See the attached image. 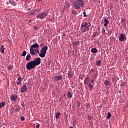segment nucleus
Wrapping results in <instances>:
<instances>
[{
    "mask_svg": "<svg viewBox=\"0 0 128 128\" xmlns=\"http://www.w3.org/2000/svg\"><path fill=\"white\" fill-rule=\"evenodd\" d=\"M84 2L83 0H78L75 1L74 4V8L76 10L82 8V6H84Z\"/></svg>",
    "mask_w": 128,
    "mask_h": 128,
    "instance_id": "f257e3e1",
    "label": "nucleus"
},
{
    "mask_svg": "<svg viewBox=\"0 0 128 128\" xmlns=\"http://www.w3.org/2000/svg\"><path fill=\"white\" fill-rule=\"evenodd\" d=\"M90 23L84 22L81 24L80 30L82 32H88L90 30Z\"/></svg>",
    "mask_w": 128,
    "mask_h": 128,
    "instance_id": "f03ea898",
    "label": "nucleus"
},
{
    "mask_svg": "<svg viewBox=\"0 0 128 128\" xmlns=\"http://www.w3.org/2000/svg\"><path fill=\"white\" fill-rule=\"evenodd\" d=\"M40 48V45L37 43L32 44L30 48V54H32V56H36V53L34 52V48Z\"/></svg>",
    "mask_w": 128,
    "mask_h": 128,
    "instance_id": "7ed1b4c3",
    "label": "nucleus"
},
{
    "mask_svg": "<svg viewBox=\"0 0 128 128\" xmlns=\"http://www.w3.org/2000/svg\"><path fill=\"white\" fill-rule=\"evenodd\" d=\"M48 48V46H44L42 48L39 54V56H40V58H44L46 56V54Z\"/></svg>",
    "mask_w": 128,
    "mask_h": 128,
    "instance_id": "20e7f679",
    "label": "nucleus"
},
{
    "mask_svg": "<svg viewBox=\"0 0 128 128\" xmlns=\"http://www.w3.org/2000/svg\"><path fill=\"white\" fill-rule=\"evenodd\" d=\"M48 14L46 12L42 13H39L37 14L36 18L39 19L46 18L48 16Z\"/></svg>",
    "mask_w": 128,
    "mask_h": 128,
    "instance_id": "39448f33",
    "label": "nucleus"
},
{
    "mask_svg": "<svg viewBox=\"0 0 128 128\" xmlns=\"http://www.w3.org/2000/svg\"><path fill=\"white\" fill-rule=\"evenodd\" d=\"M34 68H36V66L32 61L28 62L26 65V68L28 70H32Z\"/></svg>",
    "mask_w": 128,
    "mask_h": 128,
    "instance_id": "423d86ee",
    "label": "nucleus"
},
{
    "mask_svg": "<svg viewBox=\"0 0 128 128\" xmlns=\"http://www.w3.org/2000/svg\"><path fill=\"white\" fill-rule=\"evenodd\" d=\"M32 62H33L35 66H38V64H40V58H36V60H32Z\"/></svg>",
    "mask_w": 128,
    "mask_h": 128,
    "instance_id": "0eeeda50",
    "label": "nucleus"
},
{
    "mask_svg": "<svg viewBox=\"0 0 128 128\" xmlns=\"http://www.w3.org/2000/svg\"><path fill=\"white\" fill-rule=\"evenodd\" d=\"M62 80V76H58L54 77V82H60Z\"/></svg>",
    "mask_w": 128,
    "mask_h": 128,
    "instance_id": "6e6552de",
    "label": "nucleus"
},
{
    "mask_svg": "<svg viewBox=\"0 0 128 128\" xmlns=\"http://www.w3.org/2000/svg\"><path fill=\"white\" fill-rule=\"evenodd\" d=\"M124 40H126V36H124V34H121L118 36V40H120V42H124Z\"/></svg>",
    "mask_w": 128,
    "mask_h": 128,
    "instance_id": "1a4fd4ad",
    "label": "nucleus"
},
{
    "mask_svg": "<svg viewBox=\"0 0 128 128\" xmlns=\"http://www.w3.org/2000/svg\"><path fill=\"white\" fill-rule=\"evenodd\" d=\"M16 98H18V95H16V94L11 95L10 100L12 102H16Z\"/></svg>",
    "mask_w": 128,
    "mask_h": 128,
    "instance_id": "9d476101",
    "label": "nucleus"
},
{
    "mask_svg": "<svg viewBox=\"0 0 128 128\" xmlns=\"http://www.w3.org/2000/svg\"><path fill=\"white\" fill-rule=\"evenodd\" d=\"M90 77L87 76L86 77V78L84 80V84H90Z\"/></svg>",
    "mask_w": 128,
    "mask_h": 128,
    "instance_id": "9b49d317",
    "label": "nucleus"
},
{
    "mask_svg": "<svg viewBox=\"0 0 128 128\" xmlns=\"http://www.w3.org/2000/svg\"><path fill=\"white\" fill-rule=\"evenodd\" d=\"M27 90H28V87L26 86V84H24L22 86V88H21L22 92H26Z\"/></svg>",
    "mask_w": 128,
    "mask_h": 128,
    "instance_id": "f8f14e48",
    "label": "nucleus"
},
{
    "mask_svg": "<svg viewBox=\"0 0 128 128\" xmlns=\"http://www.w3.org/2000/svg\"><path fill=\"white\" fill-rule=\"evenodd\" d=\"M68 74L69 78H72V76H74V72L72 71H68Z\"/></svg>",
    "mask_w": 128,
    "mask_h": 128,
    "instance_id": "ddd939ff",
    "label": "nucleus"
},
{
    "mask_svg": "<svg viewBox=\"0 0 128 128\" xmlns=\"http://www.w3.org/2000/svg\"><path fill=\"white\" fill-rule=\"evenodd\" d=\"M104 22H105V24H104V26H107L108 24H110V21L108 20H106V18H104Z\"/></svg>",
    "mask_w": 128,
    "mask_h": 128,
    "instance_id": "4468645a",
    "label": "nucleus"
},
{
    "mask_svg": "<svg viewBox=\"0 0 128 128\" xmlns=\"http://www.w3.org/2000/svg\"><path fill=\"white\" fill-rule=\"evenodd\" d=\"M98 71H96V74H94L93 76L94 80H96V78H98Z\"/></svg>",
    "mask_w": 128,
    "mask_h": 128,
    "instance_id": "2eb2a0df",
    "label": "nucleus"
},
{
    "mask_svg": "<svg viewBox=\"0 0 128 128\" xmlns=\"http://www.w3.org/2000/svg\"><path fill=\"white\" fill-rule=\"evenodd\" d=\"M78 44H80V41H78V40H76V41H75L74 42H72L73 46H78Z\"/></svg>",
    "mask_w": 128,
    "mask_h": 128,
    "instance_id": "dca6fc26",
    "label": "nucleus"
},
{
    "mask_svg": "<svg viewBox=\"0 0 128 128\" xmlns=\"http://www.w3.org/2000/svg\"><path fill=\"white\" fill-rule=\"evenodd\" d=\"M91 52L92 54H96V52H98V50L96 48H92L91 50Z\"/></svg>",
    "mask_w": 128,
    "mask_h": 128,
    "instance_id": "f3484780",
    "label": "nucleus"
},
{
    "mask_svg": "<svg viewBox=\"0 0 128 128\" xmlns=\"http://www.w3.org/2000/svg\"><path fill=\"white\" fill-rule=\"evenodd\" d=\"M4 106H6V102H2L1 103H0V108H4Z\"/></svg>",
    "mask_w": 128,
    "mask_h": 128,
    "instance_id": "a211bd4d",
    "label": "nucleus"
},
{
    "mask_svg": "<svg viewBox=\"0 0 128 128\" xmlns=\"http://www.w3.org/2000/svg\"><path fill=\"white\" fill-rule=\"evenodd\" d=\"M30 55L28 54L26 56V60H27V62H28V60H30Z\"/></svg>",
    "mask_w": 128,
    "mask_h": 128,
    "instance_id": "6ab92c4d",
    "label": "nucleus"
},
{
    "mask_svg": "<svg viewBox=\"0 0 128 128\" xmlns=\"http://www.w3.org/2000/svg\"><path fill=\"white\" fill-rule=\"evenodd\" d=\"M12 110H14L16 112H18L20 109V108H16L14 109V107H12Z\"/></svg>",
    "mask_w": 128,
    "mask_h": 128,
    "instance_id": "aec40b11",
    "label": "nucleus"
},
{
    "mask_svg": "<svg viewBox=\"0 0 128 128\" xmlns=\"http://www.w3.org/2000/svg\"><path fill=\"white\" fill-rule=\"evenodd\" d=\"M112 118V114H110V112H108V116H106V118H108V120H109V118Z\"/></svg>",
    "mask_w": 128,
    "mask_h": 128,
    "instance_id": "412c9836",
    "label": "nucleus"
},
{
    "mask_svg": "<svg viewBox=\"0 0 128 128\" xmlns=\"http://www.w3.org/2000/svg\"><path fill=\"white\" fill-rule=\"evenodd\" d=\"M88 86L90 90H92V88H94V86L90 83L88 84Z\"/></svg>",
    "mask_w": 128,
    "mask_h": 128,
    "instance_id": "4be33fe9",
    "label": "nucleus"
},
{
    "mask_svg": "<svg viewBox=\"0 0 128 128\" xmlns=\"http://www.w3.org/2000/svg\"><path fill=\"white\" fill-rule=\"evenodd\" d=\"M104 84H105L106 86H108V84H110V81H108V80H105L104 82Z\"/></svg>",
    "mask_w": 128,
    "mask_h": 128,
    "instance_id": "5701e85b",
    "label": "nucleus"
},
{
    "mask_svg": "<svg viewBox=\"0 0 128 128\" xmlns=\"http://www.w3.org/2000/svg\"><path fill=\"white\" fill-rule=\"evenodd\" d=\"M60 112H58L56 114V118H60Z\"/></svg>",
    "mask_w": 128,
    "mask_h": 128,
    "instance_id": "b1692460",
    "label": "nucleus"
},
{
    "mask_svg": "<svg viewBox=\"0 0 128 128\" xmlns=\"http://www.w3.org/2000/svg\"><path fill=\"white\" fill-rule=\"evenodd\" d=\"M98 34V32H94L92 34V38H96V36Z\"/></svg>",
    "mask_w": 128,
    "mask_h": 128,
    "instance_id": "393cba45",
    "label": "nucleus"
},
{
    "mask_svg": "<svg viewBox=\"0 0 128 128\" xmlns=\"http://www.w3.org/2000/svg\"><path fill=\"white\" fill-rule=\"evenodd\" d=\"M0 50H1L2 52V54H4V45L2 46Z\"/></svg>",
    "mask_w": 128,
    "mask_h": 128,
    "instance_id": "a878e982",
    "label": "nucleus"
},
{
    "mask_svg": "<svg viewBox=\"0 0 128 128\" xmlns=\"http://www.w3.org/2000/svg\"><path fill=\"white\" fill-rule=\"evenodd\" d=\"M68 98H72V94L70 92H68Z\"/></svg>",
    "mask_w": 128,
    "mask_h": 128,
    "instance_id": "bb28decb",
    "label": "nucleus"
},
{
    "mask_svg": "<svg viewBox=\"0 0 128 128\" xmlns=\"http://www.w3.org/2000/svg\"><path fill=\"white\" fill-rule=\"evenodd\" d=\"M26 51L24 50V51L23 52V53H22V56H26Z\"/></svg>",
    "mask_w": 128,
    "mask_h": 128,
    "instance_id": "cd10ccee",
    "label": "nucleus"
},
{
    "mask_svg": "<svg viewBox=\"0 0 128 128\" xmlns=\"http://www.w3.org/2000/svg\"><path fill=\"white\" fill-rule=\"evenodd\" d=\"M101 64H102V60H98L96 62V66H100Z\"/></svg>",
    "mask_w": 128,
    "mask_h": 128,
    "instance_id": "c85d7f7f",
    "label": "nucleus"
},
{
    "mask_svg": "<svg viewBox=\"0 0 128 128\" xmlns=\"http://www.w3.org/2000/svg\"><path fill=\"white\" fill-rule=\"evenodd\" d=\"M37 52L38 54H40V51H38V48H37L36 49L34 50V52Z\"/></svg>",
    "mask_w": 128,
    "mask_h": 128,
    "instance_id": "c756f323",
    "label": "nucleus"
},
{
    "mask_svg": "<svg viewBox=\"0 0 128 128\" xmlns=\"http://www.w3.org/2000/svg\"><path fill=\"white\" fill-rule=\"evenodd\" d=\"M34 30H40V28L38 27L37 26H34Z\"/></svg>",
    "mask_w": 128,
    "mask_h": 128,
    "instance_id": "7c9ffc66",
    "label": "nucleus"
},
{
    "mask_svg": "<svg viewBox=\"0 0 128 128\" xmlns=\"http://www.w3.org/2000/svg\"><path fill=\"white\" fill-rule=\"evenodd\" d=\"M122 24H124L126 22V20L124 18H122L121 20Z\"/></svg>",
    "mask_w": 128,
    "mask_h": 128,
    "instance_id": "2f4dec72",
    "label": "nucleus"
},
{
    "mask_svg": "<svg viewBox=\"0 0 128 128\" xmlns=\"http://www.w3.org/2000/svg\"><path fill=\"white\" fill-rule=\"evenodd\" d=\"M76 104H77V105H78V108H80V102H76Z\"/></svg>",
    "mask_w": 128,
    "mask_h": 128,
    "instance_id": "473e14b6",
    "label": "nucleus"
},
{
    "mask_svg": "<svg viewBox=\"0 0 128 128\" xmlns=\"http://www.w3.org/2000/svg\"><path fill=\"white\" fill-rule=\"evenodd\" d=\"M72 14H76V10H73L72 12Z\"/></svg>",
    "mask_w": 128,
    "mask_h": 128,
    "instance_id": "72a5a7b5",
    "label": "nucleus"
},
{
    "mask_svg": "<svg viewBox=\"0 0 128 128\" xmlns=\"http://www.w3.org/2000/svg\"><path fill=\"white\" fill-rule=\"evenodd\" d=\"M12 66H8V70H12Z\"/></svg>",
    "mask_w": 128,
    "mask_h": 128,
    "instance_id": "f704fd0d",
    "label": "nucleus"
},
{
    "mask_svg": "<svg viewBox=\"0 0 128 128\" xmlns=\"http://www.w3.org/2000/svg\"><path fill=\"white\" fill-rule=\"evenodd\" d=\"M20 120H21L22 122L23 120H24V116H22V117L20 118Z\"/></svg>",
    "mask_w": 128,
    "mask_h": 128,
    "instance_id": "c9c22d12",
    "label": "nucleus"
},
{
    "mask_svg": "<svg viewBox=\"0 0 128 128\" xmlns=\"http://www.w3.org/2000/svg\"><path fill=\"white\" fill-rule=\"evenodd\" d=\"M17 84H22V82L21 81H18L16 82Z\"/></svg>",
    "mask_w": 128,
    "mask_h": 128,
    "instance_id": "e433bc0d",
    "label": "nucleus"
},
{
    "mask_svg": "<svg viewBox=\"0 0 128 128\" xmlns=\"http://www.w3.org/2000/svg\"><path fill=\"white\" fill-rule=\"evenodd\" d=\"M126 84V82H124V83H122V84H120V86H124V84Z\"/></svg>",
    "mask_w": 128,
    "mask_h": 128,
    "instance_id": "4c0bfd02",
    "label": "nucleus"
},
{
    "mask_svg": "<svg viewBox=\"0 0 128 128\" xmlns=\"http://www.w3.org/2000/svg\"><path fill=\"white\" fill-rule=\"evenodd\" d=\"M10 2V4H14V1H12V0H10V2Z\"/></svg>",
    "mask_w": 128,
    "mask_h": 128,
    "instance_id": "58836bf2",
    "label": "nucleus"
},
{
    "mask_svg": "<svg viewBox=\"0 0 128 128\" xmlns=\"http://www.w3.org/2000/svg\"><path fill=\"white\" fill-rule=\"evenodd\" d=\"M21 80H22V77H19L18 78V80L19 81V82H20Z\"/></svg>",
    "mask_w": 128,
    "mask_h": 128,
    "instance_id": "ea45409f",
    "label": "nucleus"
},
{
    "mask_svg": "<svg viewBox=\"0 0 128 128\" xmlns=\"http://www.w3.org/2000/svg\"><path fill=\"white\" fill-rule=\"evenodd\" d=\"M40 124H38L36 126V128H40Z\"/></svg>",
    "mask_w": 128,
    "mask_h": 128,
    "instance_id": "a19ab883",
    "label": "nucleus"
},
{
    "mask_svg": "<svg viewBox=\"0 0 128 128\" xmlns=\"http://www.w3.org/2000/svg\"><path fill=\"white\" fill-rule=\"evenodd\" d=\"M83 14H84V18H86V12H84Z\"/></svg>",
    "mask_w": 128,
    "mask_h": 128,
    "instance_id": "79ce46f5",
    "label": "nucleus"
},
{
    "mask_svg": "<svg viewBox=\"0 0 128 128\" xmlns=\"http://www.w3.org/2000/svg\"><path fill=\"white\" fill-rule=\"evenodd\" d=\"M90 82H91V84H94V80H90Z\"/></svg>",
    "mask_w": 128,
    "mask_h": 128,
    "instance_id": "37998d69",
    "label": "nucleus"
},
{
    "mask_svg": "<svg viewBox=\"0 0 128 128\" xmlns=\"http://www.w3.org/2000/svg\"><path fill=\"white\" fill-rule=\"evenodd\" d=\"M30 14H32V16H34V14H36V13L34 12H33L30 13Z\"/></svg>",
    "mask_w": 128,
    "mask_h": 128,
    "instance_id": "c03bdc74",
    "label": "nucleus"
},
{
    "mask_svg": "<svg viewBox=\"0 0 128 128\" xmlns=\"http://www.w3.org/2000/svg\"><path fill=\"white\" fill-rule=\"evenodd\" d=\"M102 32L104 34V32H106V30H104V28H103V30H102Z\"/></svg>",
    "mask_w": 128,
    "mask_h": 128,
    "instance_id": "a18cd8bd",
    "label": "nucleus"
},
{
    "mask_svg": "<svg viewBox=\"0 0 128 128\" xmlns=\"http://www.w3.org/2000/svg\"><path fill=\"white\" fill-rule=\"evenodd\" d=\"M91 72H94V68H92Z\"/></svg>",
    "mask_w": 128,
    "mask_h": 128,
    "instance_id": "49530a36",
    "label": "nucleus"
},
{
    "mask_svg": "<svg viewBox=\"0 0 128 128\" xmlns=\"http://www.w3.org/2000/svg\"><path fill=\"white\" fill-rule=\"evenodd\" d=\"M32 10V8H28L27 10Z\"/></svg>",
    "mask_w": 128,
    "mask_h": 128,
    "instance_id": "de8ad7c7",
    "label": "nucleus"
},
{
    "mask_svg": "<svg viewBox=\"0 0 128 128\" xmlns=\"http://www.w3.org/2000/svg\"><path fill=\"white\" fill-rule=\"evenodd\" d=\"M66 36V34L64 33V34H63V36Z\"/></svg>",
    "mask_w": 128,
    "mask_h": 128,
    "instance_id": "09e8293b",
    "label": "nucleus"
},
{
    "mask_svg": "<svg viewBox=\"0 0 128 128\" xmlns=\"http://www.w3.org/2000/svg\"><path fill=\"white\" fill-rule=\"evenodd\" d=\"M69 128H74L72 126L69 127Z\"/></svg>",
    "mask_w": 128,
    "mask_h": 128,
    "instance_id": "8fccbe9b",
    "label": "nucleus"
},
{
    "mask_svg": "<svg viewBox=\"0 0 128 128\" xmlns=\"http://www.w3.org/2000/svg\"><path fill=\"white\" fill-rule=\"evenodd\" d=\"M42 0H38V2H41Z\"/></svg>",
    "mask_w": 128,
    "mask_h": 128,
    "instance_id": "3c124183",
    "label": "nucleus"
},
{
    "mask_svg": "<svg viewBox=\"0 0 128 128\" xmlns=\"http://www.w3.org/2000/svg\"><path fill=\"white\" fill-rule=\"evenodd\" d=\"M32 22V20H30L29 22Z\"/></svg>",
    "mask_w": 128,
    "mask_h": 128,
    "instance_id": "603ef678",
    "label": "nucleus"
},
{
    "mask_svg": "<svg viewBox=\"0 0 128 128\" xmlns=\"http://www.w3.org/2000/svg\"><path fill=\"white\" fill-rule=\"evenodd\" d=\"M40 46H42V44H41Z\"/></svg>",
    "mask_w": 128,
    "mask_h": 128,
    "instance_id": "864d4df0",
    "label": "nucleus"
},
{
    "mask_svg": "<svg viewBox=\"0 0 128 128\" xmlns=\"http://www.w3.org/2000/svg\"><path fill=\"white\" fill-rule=\"evenodd\" d=\"M86 106H90V105L88 104V105Z\"/></svg>",
    "mask_w": 128,
    "mask_h": 128,
    "instance_id": "5fc2aeb1",
    "label": "nucleus"
},
{
    "mask_svg": "<svg viewBox=\"0 0 128 128\" xmlns=\"http://www.w3.org/2000/svg\"><path fill=\"white\" fill-rule=\"evenodd\" d=\"M40 12V10H38V12Z\"/></svg>",
    "mask_w": 128,
    "mask_h": 128,
    "instance_id": "6e6d98bb",
    "label": "nucleus"
},
{
    "mask_svg": "<svg viewBox=\"0 0 128 128\" xmlns=\"http://www.w3.org/2000/svg\"><path fill=\"white\" fill-rule=\"evenodd\" d=\"M34 12H36V10H34Z\"/></svg>",
    "mask_w": 128,
    "mask_h": 128,
    "instance_id": "4d7b16f0",
    "label": "nucleus"
},
{
    "mask_svg": "<svg viewBox=\"0 0 128 128\" xmlns=\"http://www.w3.org/2000/svg\"><path fill=\"white\" fill-rule=\"evenodd\" d=\"M18 76H20V74H18Z\"/></svg>",
    "mask_w": 128,
    "mask_h": 128,
    "instance_id": "13d9d810",
    "label": "nucleus"
}]
</instances>
